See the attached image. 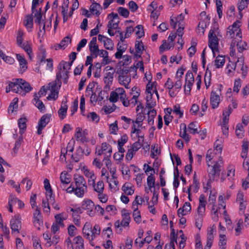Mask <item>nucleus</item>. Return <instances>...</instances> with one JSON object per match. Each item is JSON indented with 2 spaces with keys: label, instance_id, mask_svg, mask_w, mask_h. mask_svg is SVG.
<instances>
[{
  "label": "nucleus",
  "instance_id": "nucleus-1",
  "mask_svg": "<svg viewBox=\"0 0 249 249\" xmlns=\"http://www.w3.org/2000/svg\"><path fill=\"white\" fill-rule=\"evenodd\" d=\"M87 191V185L84 178L79 175H74L73 181L66 189L68 193H73L77 196L82 197Z\"/></svg>",
  "mask_w": 249,
  "mask_h": 249
},
{
  "label": "nucleus",
  "instance_id": "nucleus-2",
  "mask_svg": "<svg viewBox=\"0 0 249 249\" xmlns=\"http://www.w3.org/2000/svg\"><path fill=\"white\" fill-rule=\"evenodd\" d=\"M213 155L212 150L210 149L207 151L206 156V161L210 167L208 170L209 177V179L207 183V186H209V183L213 180L215 177H218L219 176L221 171L220 166L223 164L222 159L220 158L213 166H211L208 162L213 159Z\"/></svg>",
  "mask_w": 249,
  "mask_h": 249
},
{
  "label": "nucleus",
  "instance_id": "nucleus-3",
  "mask_svg": "<svg viewBox=\"0 0 249 249\" xmlns=\"http://www.w3.org/2000/svg\"><path fill=\"white\" fill-rule=\"evenodd\" d=\"M101 228L98 225H95L92 229L89 223L87 222L83 228L84 236L89 241L93 240L100 233Z\"/></svg>",
  "mask_w": 249,
  "mask_h": 249
},
{
  "label": "nucleus",
  "instance_id": "nucleus-4",
  "mask_svg": "<svg viewBox=\"0 0 249 249\" xmlns=\"http://www.w3.org/2000/svg\"><path fill=\"white\" fill-rule=\"evenodd\" d=\"M122 216L123 219L122 221L117 220L114 223V226L116 229V232L120 233L123 231L122 228H125L129 227V223L131 221L130 213L124 210L122 211Z\"/></svg>",
  "mask_w": 249,
  "mask_h": 249
},
{
  "label": "nucleus",
  "instance_id": "nucleus-5",
  "mask_svg": "<svg viewBox=\"0 0 249 249\" xmlns=\"http://www.w3.org/2000/svg\"><path fill=\"white\" fill-rule=\"evenodd\" d=\"M239 23H234L232 26H229L227 29L226 36L229 39H235L239 40L242 38Z\"/></svg>",
  "mask_w": 249,
  "mask_h": 249
},
{
  "label": "nucleus",
  "instance_id": "nucleus-6",
  "mask_svg": "<svg viewBox=\"0 0 249 249\" xmlns=\"http://www.w3.org/2000/svg\"><path fill=\"white\" fill-rule=\"evenodd\" d=\"M209 46L211 49L213 56H215V52H218V39L213 29H211L208 35Z\"/></svg>",
  "mask_w": 249,
  "mask_h": 249
},
{
  "label": "nucleus",
  "instance_id": "nucleus-7",
  "mask_svg": "<svg viewBox=\"0 0 249 249\" xmlns=\"http://www.w3.org/2000/svg\"><path fill=\"white\" fill-rule=\"evenodd\" d=\"M194 82V76L191 71H188L185 76L184 92L185 94H190Z\"/></svg>",
  "mask_w": 249,
  "mask_h": 249
},
{
  "label": "nucleus",
  "instance_id": "nucleus-8",
  "mask_svg": "<svg viewBox=\"0 0 249 249\" xmlns=\"http://www.w3.org/2000/svg\"><path fill=\"white\" fill-rule=\"evenodd\" d=\"M58 72L56 73V79L57 81H61V79H62L64 84L68 83L69 78V71L66 69H64L62 66H60L59 64L58 66Z\"/></svg>",
  "mask_w": 249,
  "mask_h": 249
},
{
  "label": "nucleus",
  "instance_id": "nucleus-9",
  "mask_svg": "<svg viewBox=\"0 0 249 249\" xmlns=\"http://www.w3.org/2000/svg\"><path fill=\"white\" fill-rule=\"evenodd\" d=\"M220 94V91H213V90L211 93L210 96V104L212 107L213 109L218 107L219 104L220 102V97L219 95Z\"/></svg>",
  "mask_w": 249,
  "mask_h": 249
},
{
  "label": "nucleus",
  "instance_id": "nucleus-10",
  "mask_svg": "<svg viewBox=\"0 0 249 249\" xmlns=\"http://www.w3.org/2000/svg\"><path fill=\"white\" fill-rule=\"evenodd\" d=\"M12 233H19V231L21 228V223L18 216H15L10 221Z\"/></svg>",
  "mask_w": 249,
  "mask_h": 249
},
{
  "label": "nucleus",
  "instance_id": "nucleus-11",
  "mask_svg": "<svg viewBox=\"0 0 249 249\" xmlns=\"http://www.w3.org/2000/svg\"><path fill=\"white\" fill-rule=\"evenodd\" d=\"M82 207L83 209L87 210V213L91 216L94 215V204L89 199H87L83 201Z\"/></svg>",
  "mask_w": 249,
  "mask_h": 249
},
{
  "label": "nucleus",
  "instance_id": "nucleus-12",
  "mask_svg": "<svg viewBox=\"0 0 249 249\" xmlns=\"http://www.w3.org/2000/svg\"><path fill=\"white\" fill-rule=\"evenodd\" d=\"M42 14L41 12V9L39 8V10H35L34 13L33 14V18H35V22L36 24H40L42 23V30H43V34L45 32V21L42 18Z\"/></svg>",
  "mask_w": 249,
  "mask_h": 249
},
{
  "label": "nucleus",
  "instance_id": "nucleus-13",
  "mask_svg": "<svg viewBox=\"0 0 249 249\" xmlns=\"http://www.w3.org/2000/svg\"><path fill=\"white\" fill-rule=\"evenodd\" d=\"M244 59L243 57H240L238 58L235 64H233V67L231 68L235 70V68L238 66L241 67L240 70L242 71V76L243 78H245L248 73V67L247 66L244 65Z\"/></svg>",
  "mask_w": 249,
  "mask_h": 249
},
{
  "label": "nucleus",
  "instance_id": "nucleus-14",
  "mask_svg": "<svg viewBox=\"0 0 249 249\" xmlns=\"http://www.w3.org/2000/svg\"><path fill=\"white\" fill-rule=\"evenodd\" d=\"M22 81V79H13L12 82H9L10 85V88L12 89V91L19 94L22 96L25 95V92L19 89V82Z\"/></svg>",
  "mask_w": 249,
  "mask_h": 249
},
{
  "label": "nucleus",
  "instance_id": "nucleus-15",
  "mask_svg": "<svg viewBox=\"0 0 249 249\" xmlns=\"http://www.w3.org/2000/svg\"><path fill=\"white\" fill-rule=\"evenodd\" d=\"M34 224L35 227L39 229V227L43 223L42 217L40 210L36 207L33 214Z\"/></svg>",
  "mask_w": 249,
  "mask_h": 249
},
{
  "label": "nucleus",
  "instance_id": "nucleus-16",
  "mask_svg": "<svg viewBox=\"0 0 249 249\" xmlns=\"http://www.w3.org/2000/svg\"><path fill=\"white\" fill-rule=\"evenodd\" d=\"M124 73L125 72L123 70L122 74L119 75L118 80L120 84L123 85L125 88L129 89V84L131 81V78L129 76L124 75Z\"/></svg>",
  "mask_w": 249,
  "mask_h": 249
},
{
  "label": "nucleus",
  "instance_id": "nucleus-17",
  "mask_svg": "<svg viewBox=\"0 0 249 249\" xmlns=\"http://www.w3.org/2000/svg\"><path fill=\"white\" fill-rule=\"evenodd\" d=\"M67 102V100H62L61 107L58 110V114L61 120H63L66 117L68 107Z\"/></svg>",
  "mask_w": 249,
  "mask_h": 249
},
{
  "label": "nucleus",
  "instance_id": "nucleus-18",
  "mask_svg": "<svg viewBox=\"0 0 249 249\" xmlns=\"http://www.w3.org/2000/svg\"><path fill=\"white\" fill-rule=\"evenodd\" d=\"M191 210V204L189 202L184 203L183 207L178 210V215L179 217L187 214Z\"/></svg>",
  "mask_w": 249,
  "mask_h": 249
},
{
  "label": "nucleus",
  "instance_id": "nucleus-19",
  "mask_svg": "<svg viewBox=\"0 0 249 249\" xmlns=\"http://www.w3.org/2000/svg\"><path fill=\"white\" fill-rule=\"evenodd\" d=\"M164 86L169 90V94L171 97H174L176 96V92L174 90V83L170 78L167 79Z\"/></svg>",
  "mask_w": 249,
  "mask_h": 249
},
{
  "label": "nucleus",
  "instance_id": "nucleus-20",
  "mask_svg": "<svg viewBox=\"0 0 249 249\" xmlns=\"http://www.w3.org/2000/svg\"><path fill=\"white\" fill-rule=\"evenodd\" d=\"M67 218L68 215L64 212L57 214L54 216L55 223L62 227H64L63 221L66 220Z\"/></svg>",
  "mask_w": 249,
  "mask_h": 249
},
{
  "label": "nucleus",
  "instance_id": "nucleus-21",
  "mask_svg": "<svg viewBox=\"0 0 249 249\" xmlns=\"http://www.w3.org/2000/svg\"><path fill=\"white\" fill-rule=\"evenodd\" d=\"M135 50L136 53L135 54V57L138 59L141 57V55L143 53V45L142 41H136L135 43Z\"/></svg>",
  "mask_w": 249,
  "mask_h": 249
},
{
  "label": "nucleus",
  "instance_id": "nucleus-22",
  "mask_svg": "<svg viewBox=\"0 0 249 249\" xmlns=\"http://www.w3.org/2000/svg\"><path fill=\"white\" fill-rule=\"evenodd\" d=\"M75 138L77 141H80L84 143L88 142V139L85 137L82 133V128L78 127L75 129Z\"/></svg>",
  "mask_w": 249,
  "mask_h": 249
},
{
  "label": "nucleus",
  "instance_id": "nucleus-23",
  "mask_svg": "<svg viewBox=\"0 0 249 249\" xmlns=\"http://www.w3.org/2000/svg\"><path fill=\"white\" fill-rule=\"evenodd\" d=\"M17 58L19 61L20 71L22 73L24 72L27 68L26 60L23 56L20 54H17Z\"/></svg>",
  "mask_w": 249,
  "mask_h": 249
},
{
  "label": "nucleus",
  "instance_id": "nucleus-24",
  "mask_svg": "<svg viewBox=\"0 0 249 249\" xmlns=\"http://www.w3.org/2000/svg\"><path fill=\"white\" fill-rule=\"evenodd\" d=\"M33 103L40 111H42L44 110L45 106L43 102L39 99V97L36 94H35L34 95Z\"/></svg>",
  "mask_w": 249,
  "mask_h": 249
},
{
  "label": "nucleus",
  "instance_id": "nucleus-25",
  "mask_svg": "<svg viewBox=\"0 0 249 249\" xmlns=\"http://www.w3.org/2000/svg\"><path fill=\"white\" fill-rule=\"evenodd\" d=\"M19 82V89H21L22 91L25 92V95L26 93L30 92L32 89V88L31 87L29 83L26 82L23 79H22V81Z\"/></svg>",
  "mask_w": 249,
  "mask_h": 249
},
{
  "label": "nucleus",
  "instance_id": "nucleus-26",
  "mask_svg": "<svg viewBox=\"0 0 249 249\" xmlns=\"http://www.w3.org/2000/svg\"><path fill=\"white\" fill-rule=\"evenodd\" d=\"M122 190L126 195H132L134 193V190L130 183H124L122 187Z\"/></svg>",
  "mask_w": 249,
  "mask_h": 249
},
{
  "label": "nucleus",
  "instance_id": "nucleus-27",
  "mask_svg": "<svg viewBox=\"0 0 249 249\" xmlns=\"http://www.w3.org/2000/svg\"><path fill=\"white\" fill-rule=\"evenodd\" d=\"M84 153V149H83L81 147L79 146L76 149L75 155L74 156L72 155L71 157L73 158V160L77 162L82 158Z\"/></svg>",
  "mask_w": 249,
  "mask_h": 249
},
{
  "label": "nucleus",
  "instance_id": "nucleus-28",
  "mask_svg": "<svg viewBox=\"0 0 249 249\" xmlns=\"http://www.w3.org/2000/svg\"><path fill=\"white\" fill-rule=\"evenodd\" d=\"M126 50V47L124 45H121L118 43L117 47V52L115 53V56L117 59L122 58V54Z\"/></svg>",
  "mask_w": 249,
  "mask_h": 249
},
{
  "label": "nucleus",
  "instance_id": "nucleus-29",
  "mask_svg": "<svg viewBox=\"0 0 249 249\" xmlns=\"http://www.w3.org/2000/svg\"><path fill=\"white\" fill-rule=\"evenodd\" d=\"M73 241L75 244V249H84V240L82 237L80 236L75 237Z\"/></svg>",
  "mask_w": 249,
  "mask_h": 249
},
{
  "label": "nucleus",
  "instance_id": "nucleus-30",
  "mask_svg": "<svg viewBox=\"0 0 249 249\" xmlns=\"http://www.w3.org/2000/svg\"><path fill=\"white\" fill-rule=\"evenodd\" d=\"M51 115L46 114L41 117L38 122V124L41 125V127H45L48 123L50 122Z\"/></svg>",
  "mask_w": 249,
  "mask_h": 249
},
{
  "label": "nucleus",
  "instance_id": "nucleus-31",
  "mask_svg": "<svg viewBox=\"0 0 249 249\" xmlns=\"http://www.w3.org/2000/svg\"><path fill=\"white\" fill-rule=\"evenodd\" d=\"M27 120L25 118H20L18 121V125L19 128V133L21 135L24 132L26 129Z\"/></svg>",
  "mask_w": 249,
  "mask_h": 249
},
{
  "label": "nucleus",
  "instance_id": "nucleus-32",
  "mask_svg": "<svg viewBox=\"0 0 249 249\" xmlns=\"http://www.w3.org/2000/svg\"><path fill=\"white\" fill-rule=\"evenodd\" d=\"M177 235L175 234L174 230H173L172 232L170 234V238H171V241L169 245L166 244L165 246L164 249H167L168 247H169V249H170L171 248H172L173 249H175V246L174 242H175L176 243H177Z\"/></svg>",
  "mask_w": 249,
  "mask_h": 249
},
{
  "label": "nucleus",
  "instance_id": "nucleus-33",
  "mask_svg": "<svg viewBox=\"0 0 249 249\" xmlns=\"http://www.w3.org/2000/svg\"><path fill=\"white\" fill-rule=\"evenodd\" d=\"M61 84V81L57 82V80L55 79L54 82L49 84L51 91H57L58 92Z\"/></svg>",
  "mask_w": 249,
  "mask_h": 249
},
{
  "label": "nucleus",
  "instance_id": "nucleus-34",
  "mask_svg": "<svg viewBox=\"0 0 249 249\" xmlns=\"http://www.w3.org/2000/svg\"><path fill=\"white\" fill-rule=\"evenodd\" d=\"M225 62V57L221 55H218L214 60V65L217 69L223 67Z\"/></svg>",
  "mask_w": 249,
  "mask_h": 249
},
{
  "label": "nucleus",
  "instance_id": "nucleus-35",
  "mask_svg": "<svg viewBox=\"0 0 249 249\" xmlns=\"http://www.w3.org/2000/svg\"><path fill=\"white\" fill-rule=\"evenodd\" d=\"M157 114L156 111L155 109H152L148 112V124L149 125H153L154 118Z\"/></svg>",
  "mask_w": 249,
  "mask_h": 249
},
{
  "label": "nucleus",
  "instance_id": "nucleus-36",
  "mask_svg": "<svg viewBox=\"0 0 249 249\" xmlns=\"http://www.w3.org/2000/svg\"><path fill=\"white\" fill-rule=\"evenodd\" d=\"M237 47L238 51L239 53H242L244 51L248 49V45L245 41L241 40V38L238 40H237V43L236 44Z\"/></svg>",
  "mask_w": 249,
  "mask_h": 249
},
{
  "label": "nucleus",
  "instance_id": "nucleus-37",
  "mask_svg": "<svg viewBox=\"0 0 249 249\" xmlns=\"http://www.w3.org/2000/svg\"><path fill=\"white\" fill-rule=\"evenodd\" d=\"M101 148L104 152L105 155H106V154L111 155L112 147L107 142H103L101 144Z\"/></svg>",
  "mask_w": 249,
  "mask_h": 249
},
{
  "label": "nucleus",
  "instance_id": "nucleus-38",
  "mask_svg": "<svg viewBox=\"0 0 249 249\" xmlns=\"http://www.w3.org/2000/svg\"><path fill=\"white\" fill-rule=\"evenodd\" d=\"M133 209V217L135 221L137 223H140L141 221V216L140 212L139 211L138 207L132 208Z\"/></svg>",
  "mask_w": 249,
  "mask_h": 249
},
{
  "label": "nucleus",
  "instance_id": "nucleus-39",
  "mask_svg": "<svg viewBox=\"0 0 249 249\" xmlns=\"http://www.w3.org/2000/svg\"><path fill=\"white\" fill-rule=\"evenodd\" d=\"M101 9L100 5L97 3H92L90 7V12L94 15H100L99 10Z\"/></svg>",
  "mask_w": 249,
  "mask_h": 249
},
{
  "label": "nucleus",
  "instance_id": "nucleus-40",
  "mask_svg": "<svg viewBox=\"0 0 249 249\" xmlns=\"http://www.w3.org/2000/svg\"><path fill=\"white\" fill-rule=\"evenodd\" d=\"M94 190L98 193H103L104 189V184L102 180L99 181L97 184L95 183L92 185Z\"/></svg>",
  "mask_w": 249,
  "mask_h": 249
},
{
  "label": "nucleus",
  "instance_id": "nucleus-41",
  "mask_svg": "<svg viewBox=\"0 0 249 249\" xmlns=\"http://www.w3.org/2000/svg\"><path fill=\"white\" fill-rule=\"evenodd\" d=\"M69 175L66 172H63L61 173L60 176V179L62 183L69 184L71 182V179L69 178Z\"/></svg>",
  "mask_w": 249,
  "mask_h": 249
},
{
  "label": "nucleus",
  "instance_id": "nucleus-42",
  "mask_svg": "<svg viewBox=\"0 0 249 249\" xmlns=\"http://www.w3.org/2000/svg\"><path fill=\"white\" fill-rule=\"evenodd\" d=\"M33 13L31 15H28L26 17L24 20V25L27 28H32L33 26Z\"/></svg>",
  "mask_w": 249,
  "mask_h": 249
},
{
  "label": "nucleus",
  "instance_id": "nucleus-43",
  "mask_svg": "<svg viewBox=\"0 0 249 249\" xmlns=\"http://www.w3.org/2000/svg\"><path fill=\"white\" fill-rule=\"evenodd\" d=\"M147 182L149 190H151L152 188L155 187V179L152 173L148 176L147 178Z\"/></svg>",
  "mask_w": 249,
  "mask_h": 249
},
{
  "label": "nucleus",
  "instance_id": "nucleus-44",
  "mask_svg": "<svg viewBox=\"0 0 249 249\" xmlns=\"http://www.w3.org/2000/svg\"><path fill=\"white\" fill-rule=\"evenodd\" d=\"M71 41V37L68 36L66 37H64L60 42L59 44V46L60 48L65 49L68 45L69 43H70Z\"/></svg>",
  "mask_w": 249,
  "mask_h": 249
},
{
  "label": "nucleus",
  "instance_id": "nucleus-45",
  "mask_svg": "<svg viewBox=\"0 0 249 249\" xmlns=\"http://www.w3.org/2000/svg\"><path fill=\"white\" fill-rule=\"evenodd\" d=\"M249 2L246 0H240L237 3V8L239 12L247 8Z\"/></svg>",
  "mask_w": 249,
  "mask_h": 249
},
{
  "label": "nucleus",
  "instance_id": "nucleus-46",
  "mask_svg": "<svg viewBox=\"0 0 249 249\" xmlns=\"http://www.w3.org/2000/svg\"><path fill=\"white\" fill-rule=\"evenodd\" d=\"M244 132V129L242 124H237L235 130L236 136L239 138H242L243 137Z\"/></svg>",
  "mask_w": 249,
  "mask_h": 249
},
{
  "label": "nucleus",
  "instance_id": "nucleus-47",
  "mask_svg": "<svg viewBox=\"0 0 249 249\" xmlns=\"http://www.w3.org/2000/svg\"><path fill=\"white\" fill-rule=\"evenodd\" d=\"M38 59L40 61V65H43V64L46 63V51L42 49L40 50V53L38 55Z\"/></svg>",
  "mask_w": 249,
  "mask_h": 249
},
{
  "label": "nucleus",
  "instance_id": "nucleus-48",
  "mask_svg": "<svg viewBox=\"0 0 249 249\" xmlns=\"http://www.w3.org/2000/svg\"><path fill=\"white\" fill-rule=\"evenodd\" d=\"M24 33L22 31L19 30L18 31L17 36V44L20 46L23 43H22L23 41V36H24Z\"/></svg>",
  "mask_w": 249,
  "mask_h": 249
},
{
  "label": "nucleus",
  "instance_id": "nucleus-49",
  "mask_svg": "<svg viewBox=\"0 0 249 249\" xmlns=\"http://www.w3.org/2000/svg\"><path fill=\"white\" fill-rule=\"evenodd\" d=\"M195 225L196 228L200 230L202 226V214H197L195 216Z\"/></svg>",
  "mask_w": 249,
  "mask_h": 249
},
{
  "label": "nucleus",
  "instance_id": "nucleus-50",
  "mask_svg": "<svg viewBox=\"0 0 249 249\" xmlns=\"http://www.w3.org/2000/svg\"><path fill=\"white\" fill-rule=\"evenodd\" d=\"M20 47L24 49L27 54L30 56V54L32 53V49L31 44L29 42H24Z\"/></svg>",
  "mask_w": 249,
  "mask_h": 249
},
{
  "label": "nucleus",
  "instance_id": "nucleus-51",
  "mask_svg": "<svg viewBox=\"0 0 249 249\" xmlns=\"http://www.w3.org/2000/svg\"><path fill=\"white\" fill-rule=\"evenodd\" d=\"M241 87V80L240 79H236L234 83V86L233 88V91L235 92L236 93H238Z\"/></svg>",
  "mask_w": 249,
  "mask_h": 249
},
{
  "label": "nucleus",
  "instance_id": "nucleus-52",
  "mask_svg": "<svg viewBox=\"0 0 249 249\" xmlns=\"http://www.w3.org/2000/svg\"><path fill=\"white\" fill-rule=\"evenodd\" d=\"M104 47L107 50H112L114 47V44L112 40L107 38L104 42Z\"/></svg>",
  "mask_w": 249,
  "mask_h": 249
},
{
  "label": "nucleus",
  "instance_id": "nucleus-53",
  "mask_svg": "<svg viewBox=\"0 0 249 249\" xmlns=\"http://www.w3.org/2000/svg\"><path fill=\"white\" fill-rule=\"evenodd\" d=\"M176 80L175 83H174V91L176 92V95L177 93L179 92V90L181 89L182 87V81L181 79H176Z\"/></svg>",
  "mask_w": 249,
  "mask_h": 249
},
{
  "label": "nucleus",
  "instance_id": "nucleus-54",
  "mask_svg": "<svg viewBox=\"0 0 249 249\" xmlns=\"http://www.w3.org/2000/svg\"><path fill=\"white\" fill-rule=\"evenodd\" d=\"M143 202V198L138 196H136L132 203V208H134V207H138V205H142Z\"/></svg>",
  "mask_w": 249,
  "mask_h": 249
},
{
  "label": "nucleus",
  "instance_id": "nucleus-55",
  "mask_svg": "<svg viewBox=\"0 0 249 249\" xmlns=\"http://www.w3.org/2000/svg\"><path fill=\"white\" fill-rule=\"evenodd\" d=\"M89 50L90 52L91 55L94 57H97L99 53V49L98 46H92L89 47Z\"/></svg>",
  "mask_w": 249,
  "mask_h": 249
},
{
  "label": "nucleus",
  "instance_id": "nucleus-56",
  "mask_svg": "<svg viewBox=\"0 0 249 249\" xmlns=\"http://www.w3.org/2000/svg\"><path fill=\"white\" fill-rule=\"evenodd\" d=\"M118 12L121 16L124 18H127L129 16V12L128 10L125 8L122 7H119Z\"/></svg>",
  "mask_w": 249,
  "mask_h": 249
},
{
  "label": "nucleus",
  "instance_id": "nucleus-57",
  "mask_svg": "<svg viewBox=\"0 0 249 249\" xmlns=\"http://www.w3.org/2000/svg\"><path fill=\"white\" fill-rule=\"evenodd\" d=\"M160 150L159 149L158 146H152L151 150L150 156L151 158L155 159L157 156L159 155L160 154Z\"/></svg>",
  "mask_w": 249,
  "mask_h": 249
},
{
  "label": "nucleus",
  "instance_id": "nucleus-58",
  "mask_svg": "<svg viewBox=\"0 0 249 249\" xmlns=\"http://www.w3.org/2000/svg\"><path fill=\"white\" fill-rule=\"evenodd\" d=\"M82 171H83L85 176L88 178L95 175L93 171L90 170L86 166H84L82 169Z\"/></svg>",
  "mask_w": 249,
  "mask_h": 249
},
{
  "label": "nucleus",
  "instance_id": "nucleus-59",
  "mask_svg": "<svg viewBox=\"0 0 249 249\" xmlns=\"http://www.w3.org/2000/svg\"><path fill=\"white\" fill-rule=\"evenodd\" d=\"M88 118L92 121L98 122L99 121V116L94 112L89 113L88 115Z\"/></svg>",
  "mask_w": 249,
  "mask_h": 249
},
{
  "label": "nucleus",
  "instance_id": "nucleus-60",
  "mask_svg": "<svg viewBox=\"0 0 249 249\" xmlns=\"http://www.w3.org/2000/svg\"><path fill=\"white\" fill-rule=\"evenodd\" d=\"M128 137L126 134H124L121 136V138L118 140V146H123L127 142Z\"/></svg>",
  "mask_w": 249,
  "mask_h": 249
},
{
  "label": "nucleus",
  "instance_id": "nucleus-61",
  "mask_svg": "<svg viewBox=\"0 0 249 249\" xmlns=\"http://www.w3.org/2000/svg\"><path fill=\"white\" fill-rule=\"evenodd\" d=\"M46 199L45 200L49 201V202H50V203H52L54 201V198L53 196L52 190L46 191Z\"/></svg>",
  "mask_w": 249,
  "mask_h": 249
},
{
  "label": "nucleus",
  "instance_id": "nucleus-62",
  "mask_svg": "<svg viewBox=\"0 0 249 249\" xmlns=\"http://www.w3.org/2000/svg\"><path fill=\"white\" fill-rule=\"evenodd\" d=\"M50 202L49 201L46 200L45 199L43 200L42 203V206L43 208V211L44 212L49 213L50 211V207L49 206Z\"/></svg>",
  "mask_w": 249,
  "mask_h": 249
},
{
  "label": "nucleus",
  "instance_id": "nucleus-63",
  "mask_svg": "<svg viewBox=\"0 0 249 249\" xmlns=\"http://www.w3.org/2000/svg\"><path fill=\"white\" fill-rule=\"evenodd\" d=\"M196 124L194 123H190L188 125V129L190 130V132L192 134L198 133L197 128Z\"/></svg>",
  "mask_w": 249,
  "mask_h": 249
},
{
  "label": "nucleus",
  "instance_id": "nucleus-64",
  "mask_svg": "<svg viewBox=\"0 0 249 249\" xmlns=\"http://www.w3.org/2000/svg\"><path fill=\"white\" fill-rule=\"evenodd\" d=\"M117 92V94L119 96H120V99H124V98L126 97V95L125 94V91L124 89L122 88H119L116 89L115 91Z\"/></svg>",
  "mask_w": 249,
  "mask_h": 249
}]
</instances>
